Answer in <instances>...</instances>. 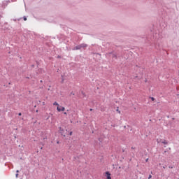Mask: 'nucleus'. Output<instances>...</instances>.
Returning a JSON list of instances; mask_svg holds the SVG:
<instances>
[{
	"instance_id": "obj_23",
	"label": "nucleus",
	"mask_w": 179,
	"mask_h": 179,
	"mask_svg": "<svg viewBox=\"0 0 179 179\" xmlns=\"http://www.w3.org/2000/svg\"><path fill=\"white\" fill-rule=\"evenodd\" d=\"M0 29H1V24H0Z\"/></svg>"
},
{
	"instance_id": "obj_12",
	"label": "nucleus",
	"mask_w": 179,
	"mask_h": 179,
	"mask_svg": "<svg viewBox=\"0 0 179 179\" xmlns=\"http://www.w3.org/2000/svg\"><path fill=\"white\" fill-rule=\"evenodd\" d=\"M151 100H152V101H155V98H154V97H151Z\"/></svg>"
},
{
	"instance_id": "obj_2",
	"label": "nucleus",
	"mask_w": 179,
	"mask_h": 179,
	"mask_svg": "<svg viewBox=\"0 0 179 179\" xmlns=\"http://www.w3.org/2000/svg\"><path fill=\"white\" fill-rule=\"evenodd\" d=\"M57 111H59V112L65 111V107H63V106H57Z\"/></svg>"
},
{
	"instance_id": "obj_13",
	"label": "nucleus",
	"mask_w": 179,
	"mask_h": 179,
	"mask_svg": "<svg viewBox=\"0 0 179 179\" xmlns=\"http://www.w3.org/2000/svg\"><path fill=\"white\" fill-rule=\"evenodd\" d=\"M150 178H152V175H149L148 176V179H150Z\"/></svg>"
},
{
	"instance_id": "obj_9",
	"label": "nucleus",
	"mask_w": 179,
	"mask_h": 179,
	"mask_svg": "<svg viewBox=\"0 0 179 179\" xmlns=\"http://www.w3.org/2000/svg\"><path fill=\"white\" fill-rule=\"evenodd\" d=\"M112 57H113V58H117V55H115V54H113Z\"/></svg>"
},
{
	"instance_id": "obj_5",
	"label": "nucleus",
	"mask_w": 179,
	"mask_h": 179,
	"mask_svg": "<svg viewBox=\"0 0 179 179\" xmlns=\"http://www.w3.org/2000/svg\"><path fill=\"white\" fill-rule=\"evenodd\" d=\"M81 48H86V47H87V44L86 43H82V44H80Z\"/></svg>"
},
{
	"instance_id": "obj_7",
	"label": "nucleus",
	"mask_w": 179,
	"mask_h": 179,
	"mask_svg": "<svg viewBox=\"0 0 179 179\" xmlns=\"http://www.w3.org/2000/svg\"><path fill=\"white\" fill-rule=\"evenodd\" d=\"M53 106H57V107H59V104L57 103V101H55V102L53 103Z\"/></svg>"
},
{
	"instance_id": "obj_3",
	"label": "nucleus",
	"mask_w": 179,
	"mask_h": 179,
	"mask_svg": "<svg viewBox=\"0 0 179 179\" xmlns=\"http://www.w3.org/2000/svg\"><path fill=\"white\" fill-rule=\"evenodd\" d=\"M106 174L107 179H111V174L110 173V172H106Z\"/></svg>"
},
{
	"instance_id": "obj_19",
	"label": "nucleus",
	"mask_w": 179,
	"mask_h": 179,
	"mask_svg": "<svg viewBox=\"0 0 179 179\" xmlns=\"http://www.w3.org/2000/svg\"><path fill=\"white\" fill-rule=\"evenodd\" d=\"M148 160H149V159H145V162H148Z\"/></svg>"
},
{
	"instance_id": "obj_8",
	"label": "nucleus",
	"mask_w": 179,
	"mask_h": 179,
	"mask_svg": "<svg viewBox=\"0 0 179 179\" xmlns=\"http://www.w3.org/2000/svg\"><path fill=\"white\" fill-rule=\"evenodd\" d=\"M162 143H164V145H167L169 143L167 142V141L164 140V141H162Z\"/></svg>"
},
{
	"instance_id": "obj_17",
	"label": "nucleus",
	"mask_w": 179,
	"mask_h": 179,
	"mask_svg": "<svg viewBox=\"0 0 179 179\" xmlns=\"http://www.w3.org/2000/svg\"><path fill=\"white\" fill-rule=\"evenodd\" d=\"M71 94H73V96H75V94H73V92H71Z\"/></svg>"
},
{
	"instance_id": "obj_15",
	"label": "nucleus",
	"mask_w": 179,
	"mask_h": 179,
	"mask_svg": "<svg viewBox=\"0 0 179 179\" xmlns=\"http://www.w3.org/2000/svg\"><path fill=\"white\" fill-rule=\"evenodd\" d=\"M159 36V34H155V37H157Z\"/></svg>"
},
{
	"instance_id": "obj_18",
	"label": "nucleus",
	"mask_w": 179,
	"mask_h": 179,
	"mask_svg": "<svg viewBox=\"0 0 179 179\" xmlns=\"http://www.w3.org/2000/svg\"><path fill=\"white\" fill-rule=\"evenodd\" d=\"M18 115H20H20H22V113H20L18 114Z\"/></svg>"
},
{
	"instance_id": "obj_6",
	"label": "nucleus",
	"mask_w": 179,
	"mask_h": 179,
	"mask_svg": "<svg viewBox=\"0 0 179 179\" xmlns=\"http://www.w3.org/2000/svg\"><path fill=\"white\" fill-rule=\"evenodd\" d=\"M6 5H8V1H3L2 8H5V6H6Z\"/></svg>"
},
{
	"instance_id": "obj_1",
	"label": "nucleus",
	"mask_w": 179,
	"mask_h": 179,
	"mask_svg": "<svg viewBox=\"0 0 179 179\" xmlns=\"http://www.w3.org/2000/svg\"><path fill=\"white\" fill-rule=\"evenodd\" d=\"M59 134L62 135V136H66V134H68V130H64L62 127H59Z\"/></svg>"
},
{
	"instance_id": "obj_21",
	"label": "nucleus",
	"mask_w": 179,
	"mask_h": 179,
	"mask_svg": "<svg viewBox=\"0 0 179 179\" xmlns=\"http://www.w3.org/2000/svg\"><path fill=\"white\" fill-rule=\"evenodd\" d=\"M90 111H92L93 110V109H90Z\"/></svg>"
},
{
	"instance_id": "obj_4",
	"label": "nucleus",
	"mask_w": 179,
	"mask_h": 179,
	"mask_svg": "<svg viewBox=\"0 0 179 179\" xmlns=\"http://www.w3.org/2000/svg\"><path fill=\"white\" fill-rule=\"evenodd\" d=\"M81 48H81L80 45H78L76 47H74L73 50H80Z\"/></svg>"
},
{
	"instance_id": "obj_10",
	"label": "nucleus",
	"mask_w": 179,
	"mask_h": 179,
	"mask_svg": "<svg viewBox=\"0 0 179 179\" xmlns=\"http://www.w3.org/2000/svg\"><path fill=\"white\" fill-rule=\"evenodd\" d=\"M23 19L24 21L27 20V18L25 16L23 17Z\"/></svg>"
},
{
	"instance_id": "obj_22",
	"label": "nucleus",
	"mask_w": 179,
	"mask_h": 179,
	"mask_svg": "<svg viewBox=\"0 0 179 179\" xmlns=\"http://www.w3.org/2000/svg\"><path fill=\"white\" fill-rule=\"evenodd\" d=\"M13 1H16V0H12Z\"/></svg>"
},
{
	"instance_id": "obj_14",
	"label": "nucleus",
	"mask_w": 179,
	"mask_h": 179,
	"mask_svg": "<svg viewBox=\"0 0 179 179\" xmlns=\"http://www.w3.org/2000/svg\"><path fill=\"white\" fill-rule=\"evenodd\" d=\"M64 115H68V113L64 112Z\"/></svg>"
},
{
	"instance_id": "obj_16",
	"label": "nucleus",
	"mask_w": 179,
	"mask_h": 179,
	"mask_svg": "<svg viewBox=\"0 0 179 179\" xmlns=\"http://www.w3.org/2000/svg\"><path fill=\"white\" fill-rule=\"evenodd\" d=\"M69 135H70V136H72V131H71V132L69 133Z\"/></svg>"
},
{
	"instance_id": "obj_20",
	"label": "nucleus",
	"mask_w": 179,
	"mask_h": 179,
	"mask_svg": "<svg viewBox=\"0 0 179 179\" xmlns=\"http://www.w3.org/2000/svg\"><path fill=\"white\" fill-rule=\"evenodd\" d=\"M16 173H19V170H17V171H16Z\"/></svg>"
},
{
	"instance_id": "obj_11",
	"label": "nucleus",
	"mask_w": 179,
	"mask_h": 179,
	"mask_svg": "<svg viewBox=\"0 0 179 179\" xmlns=\"http://www.w3.org/2000/svg\"><path fill=\"white\" fill-rule=\"evenodd\" d=\"M15 177H16V178H17V177H19V173H16Z\"/></svg>"
}]
</instances>
